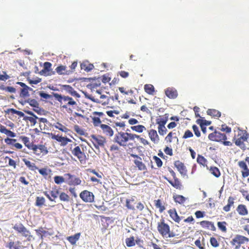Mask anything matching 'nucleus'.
Segmentation results:
<instances>
[{
  "label": "nucleus",
  "instance_id": "obj_1",
  "mask_svg": "<svg viewBox=\"0 0 249 249\" xmlns=\"http://www.w3.org/2000/svg\"><path fill=\"white\" fill-rule=\"evenodd\" d=\"M135 138H138V135L120 131L115 134L113 141L114 143H116L124 149L127 148L130 149L133 148L134 145L133 142H129V141L134 140Z\"/></svg>",
  "mask_w": 249,
  "mask_h": 249
},
{
  "label": "nucleus",
  "instance_id": "obj_2",
  "mask_svg": "<svg viewBox=\"0 0 249 249\" xmlns=\"http://www.w3.org/2000/svg\"><path fill=\"white\" fill-rule=\"evenodd\" d=\"M54 97L59 102L60 107L65 109L68 113H71L72 109L78 107L76 101L72 97L58 93L54 94Z\"/></svg>",
  "mask_w": 249,
  "mask_h": 249
},
{
  "label": "nucleus",
  "instance_id": "obj_3",
  "mask_svg": "<svg viewBox=\"0 0 249 249\" xmlns=\"http://www.w3.org/2000/svg\"><path fill=\"white\" fill-rule=\"evenodd\" d=\"M249 137V135L246 131L238 129L237 134L234 136L233 141L236 145L240 148H244L245 147L244 142L247 141Z\"/></svg>",
  "mask_w": 249,
  "mask_h": 249
},
{
  "label": "nucleus",
  "instance_id": "obj_4",
  "mask_svg": "<svg viewBox=\"0 0 249 249\" xmlns=\"http://www.w3.org/2000/svg\"><path fill=\"white\" fill-rule=\"evenodd\" d=\"M210 140L217 142H222L224 145L226 146H231L232 143L230 141H226L227 138L225 134L214 131V132L210 133L208 136Z\"/></svg>",
  "mask_w": 249,
  "mask_h": 249
},
{
  "label": "nucleus",
  "instance_id": "obj_5",
  "mask_svg": "<svg viewBox=\"0 0 249 249\" xmlns=\"http://www.w3.org/2000/svg\"><path fill=\"white\" fill-rule=\"evenodd\" d=\"M158 231L163 237L170 238L175 236V234L170 231V226L162 220L159 222L157 226Z\"/></svg>",
  "mask_w": 249,
  "mask_h": 249
},
{
  "label": "nucleus",
  "instance_id": "obj_6",
  "mask_svg": "<svg viewBox=\"0 0 249 249\" xmlns=\"http://www.w3.org/2000/svg\"><path fill=\"white\" fill-rule=\"evenodd\" d=\"M13 228L18 233L20 234L22 236L26 238L27 241H30L32 239H34L30 231L21 223L15 224Z\"/></svg>",
  "mask_w": 249,
  "mask_h": 249
},
{
  "label": "nucleus",
  "instance_id": "obj_7",
  "mask_svg": "<svg viewBox=\"0 0 249 249\" xmlns=\"http://www.w3.org/2000/svg\"><path fill=\"white\" fill-rule=\"evenodd\" d=\"M72 146L71 144L70 147L72 155L77 158L81 163H85L88 159L85 153L81 149L79 146H76L74 148Z\"/></svg>",
  "mask_w": 249,
  "mask_h": 249
},
{
  "label": "nucleus",
  "instance_id": "obj_8",
  "mask_svg": "<svg viewBox=\"0 0 249 249\" xmlns=\"http://www.w3.org/2000/svg\"><path fill=\"white\" fill-rule=\"evenodd\" d=\"M90 140L96 149H99L100 147H104L107 142L106 138L101 135H91Z\"/></svg>",
  "mask_w": 249,
  "mask_h": 249
},
{
  "label": "nucleus",
  "instance_id": "obj_9",
  "mask_svg": "<svg viewBox=\"0 0 249 249\" xmlns=\"http://www.w3.org/2000/svg\"><path fill=\"white\" fill-rule=\"evenodd\" d=\"M33 153L38 157H41L47 155L49 151L47 147L43 144H34L31 148Z\"/></svg>",
  "mask_w": 249,
  "mask_h": 249
},
{
  "label": "nucleus",
  "instance_id": "obj_10",
  "mask_svg": "<svg viewBox=\"0 0 249 249\" xmlns=\"http://www.w3.org/2000/svg\"><path fill=\"white\" fill-rule=\"evenodd\" d=\"M238 165L241 169L242 178H245L249 176V157H247L245 160L238 161Z\"/></svg>",
  "mask_w": 249,
  "mask_h": 249
},
{
  "label": "nucleus",
  "instance_id": "obj_11",
  "mask_svg": "<svg viewBox=\"0 0 249 249\" xmlns=\"http://www.w3.org/2000/svg\"><path fill=\"white\" fill-rule=\"evenodd\" d=\"M249 239L248 238L241 235H236L231 241V244L232 246L235 247L234 249H239L241 244L246 242H248Z\"/></svg>",
  "mask_w": 249,
  "mask_h": 249
},
{
  "label": "nucleus",
  "instance_id": "obj_12",
  "mask_svg": "<svg viewBox=\"0 0 249 249\" xmlns=\"http://www.w3.org/2000/svg\"><path fill=\"white\" fill-rule=\"evenodd\" d=\"M80 197L85 202L91 203L94 201V196L93 194L88 190L82 191L80 195Z\"/></svg>",
  "mask_w": 249,
  "mask_h": 249
},
{
  "label": "nucleus",
  "instance_id": "obj_13",
  "mask_svg": "<svg viewBox=\"0 0 249 249\" xmlns=\"http://www.w3.org/2000/svg\"><path fill=\"white\" fill-rule=\"evenodd\" d=\"M17 84L20 85L21 88L20 89L19 95L21 97L26 98L29 96V90H32V88L27 86L24 83L21 82H17Z\"/></svg>",
  "mask_w": 249,
  "mask_h": 249
},
{
  "label": "nucleus",
  "instance_id": "obj_14",
  "mask_svg": "<svg viewBox=\"0 0 249 249\" xmlns=\"http://www.w3.org/2000/svg\"><path fill=\"white\" fill-rule=\"evenodd\" d=\"M51 138L53 140H56L57 142H60V145L62 146H65L68 143V142H72L70 139L66 137H63L62 136H59V135H55L53 133H51Z\"/></svg>",
  "mask_w": 249,
  "mask_h": 249
},
{
  "label": "nucleus",
  "instance_id": "obj_15",
  "mask_svg": "<svg viewBox=\"0 0 249 249\" xmlns=\"http://www.w3.org/2000/svg\"><path fill=\"white\" fill-rule=\"evenodd\" d=\"M100 131L105 136L109 138L113 136L114 134V131L112 128L108 125L106 124H102L100 125Z\"/></svg>",
  "mask_w": 249,
  "mask_h": 249
},
{
  "label": "nucleus",
  "instance_id": "obj_16",
  "mask_svg": "<svg viewBox=\"0 0 249 249\" xmlns=\"http://www.w3.org/2000/svg\"><path fill=\"white\" fill-rule=\"evenodd\" d=\"M68 177V184L70 185L76 186L81 183V180L80 178L76 177L69 173L65 175Z\"/></svg>",
  "mask_w": 249,
  "mask_h": 249
},
{
  "label": "nucleus",
  "instance_id": "obj_17",
  "mask_svg": "<svg viewBox=\"0 0 249 249\" xmlns=\"http://www.w3.org/2000/svg\"><path fill=\"white\" fill-rule=\"evenodd\" d=\"M174 165L182 176H187V170L183 162L179 160H177L175 161Z\"/></svg>",
  "mask_w": 249,
  "mask_h": 249
},
{
  "label": "nucleus",
  "instance_id": "obj_18",
  "mask_svg": "<svg viewBox=\"0 0 249 249\" xmlns=\"http://www.w3.org/2000/svg\"><path fill=\"white\" fill-rule=\"evenodd\" d=\"M52 66V64L50 62H45L43 69L40 71V73L44 74L46 76L54 74L55 71H52L51 69Z\"/></svg>",
  "mask_w": 249,
  "mask_h": 249
},
{
  "label": "nucleus",
  "instance_id": "obj_19",
  "mask_svg": "<svg viewBox=\"0 0 249 249\" xmlns=\"http://www.w3.org/2000/svg\"><path fill=\"white\" fill-rule=\"evenodd\" d=\"M131 156L136 158L134 160V163L140 170H146V167L142 162V158L137 155L131 154Z\"/></svg>",
  "mask_w": 249,
  "mask_h": 249
},
{
  "label": "nucleus",
  "instance_id": "obj_20",
  "mask_svg": "<svg viewBox=\"0 0 249 249\" xmlns=\"http://www.w3.org/2000/svg\"><path fill=\"white\" fill-rule=\"evenodd\" d=\"M25 103L29 104L30 106L34 107L33 110L38 114H40L41 109L39 107L38 102L35 99L28 98L25 101Z\"/></svg>",
  "mask_w": 249,
  "mask_h": 249
},
{
  "label": "nucleus",
  "instance_id": "obj_21",
  "mask_svg": "<svg viewBox=\"0 0 249 249\" xmlns=\"http://www.w3.org/2000/svg\"><path fill=\"white\" fill-rule=\"evenodd\" d=\"M35 231L37 235L39 236L41 240L43 239L44 236L47 235L52 236L54 234L53 231L44 230V228L42 227H40L37 229H36Z\"/></svg>",
  "mask_w": 249,
  "mask_h": 249
},
{
  "label": "nucleus",
  "instance_id": "obj_22",
  "mask_svg": "<svg viewBox=\"0 0 249 249\" xmlns=\"http://www.w3.org/2000/svg\"><path fill=\"white\" fill-rule=\"evenodd\" d=\"M200 226L205 229H209L212 231H216V228L213 222L203 220L199 222Z\"/></svg>",
  "mask_w": 249,
  "mask_h": 249
},
{
  "label": "nucleus",
  "instance_id": "obj_23",
  "mask_svg": "<svg viewBox=\"0 0 249 249\" xmlns=\"http://www.w3.org/2000/svg\"><path fill=\"white\" fill-rule=\"evenodd\" d=\"M43 194L50 201H54V199L57 197L59 194V191L58 189L55 188L50 191V195L49 194L47 191L44 192Z\"/></svg>",
  "mask_w": 249,
  "mask_h": 249
},
{
  "label": "nucleus",
  "instance_id": "obj_24",
  "mask_svg": "<svg viewBox=\"0 0 249 249\" xmlns=\"http://www.w3.org/2000/svg\"><path fill=\"white\" fill-rule=\"evenodd\" d=\"M164 178L175 188L178 190H181L182 187L181 182L179 179L177 178H173L174 180H171L165 177Z\"/></svg>",
  "mask_w": 249,
  "mask_h": 249
},
{
  "label": "nucleus",
  "instance_id": "obj_25",
  "mask_svg": "<svg viewBox=\"0 0 249 249\" xmlns=\"http://www.w3.org/2000/svg\"><path fill=\"white\" fill-rule=\"evenodd\" d=\"M63 88L64 90L71 96L77 98L80 97V94L71 86L65 85L63 86Z\"/></svg>",
  "mask_w": 249,
  "mask_h": 249
},
{
  "label": "nucleus",
  "instance_id": "obj_26",
  "mask_svg": "<svg viewBox=\"0 0 249 249\" xmlns=\"http://www.w3.org/2000/svg\"><path fill=\"white\" fill-rule=\"evenodd\" d=\"M9 249H22L24 247L22 245V243L19 241L16 242L10 241L6 246Z\"/></svg>",
  "mask_w": 249,
  "mask_h": 249
},
{
  "label": "nucleus",
  "instance_id": "obj_27",
  "mask_svg": "<svg viewBox=\"0 0 249 249\" xmlns=\"http://www.w3.org/2000/svg\"><path fill=\"white\" fill-rule=\"evenodd\" d=\"M148 136L151 141L154 143H158L159 142L160 138L156 130L152 129L149 130Z\"/></svg>",
  "mask_w": 249,
  "mask_h": 249
},
{
  "label": "nucleus",
  "instance_id": "obj_28",
  "mask_svg": "<svg viewBox=\"0 0 249 249\" xmlns=\"http://www.w3.org/2000/svg\"><path fill=\"white\" fill-rule=\"evenodd\" d=\"M165 93L166 95L170 99H175L178 95L177 90L172 88H167L165 91Z\"/></svg>",
  "mask_w": 249,
  "mask_h": 249
},
{
  "label": "nucleus",
  "instance_id": "obj_29",
  "mask_svg": "<svg viewBox=\"0 0 249 249\" xmlns=\"http://www.w3.org/2000/svg\"><path fill=\"white\" fill-rule=\"evenodd\" d=\"M168 213L171 218L176 222L179 223L180 221V218L178 215L176 210L174 208L168 211Z\"/></svg>",
  "mask_w": 249,
  "mask_h": 249
},
{
  "label": "nucleus",
  "instance_id": "obj_30",
  "mask_svg": "<svg viewBox=\"0 0 249 249\" xmlns=\"http://www.w3.org/2000/svg\"><path fill=\"white\" fill-rule=\"evenodd\" d=\"M19 139L22 141L25 146H26L29 150H31L35 144L33 142H31L30 139L26 136H21L19 137Z\"/></svg>",
  "mask_w": 249,
  "mask_h": 249
},
{
  "label": "nucleus",
  "instance_id": "obj_31",
  "mask_svg": "<svg viewBox=\"0 0 249 249\" xmlns=\"http://www.w3.org/2000/svg\"><path fill=\"white\" fill-rule=\"evenodd\" d=\"M26 113L28 114L31 115V117H26L25 118V120L29 121L32 124L35 125L36 123V120H38V117H37L33 112L31 111H26Z\"/></svg>",
  "mask_w": 249,
  "mask_h": 249
},
{
  "label": "nucleus",
  "instance_id": "obj_32",
  "mask_svg": "<svg viewBox=\"0 0 249 249\" xmlns=\"http://www.w3.org/2000/svg\"><path fill=\"white\" fill-rule=\"evenodd\" d=\"M81 68L87 72L91 71L94 68V66L92 64L89 63V61H83L81 64Z\"/></svg>",
  "mask_w": 249,
  "mask_h": 249
},
{
  "label": "nucleus",
  "instance_id": "obj_33",
  "mask_svg": "<svg viewBox=\"0 0 249 249\" xmlns=\"http://www.w3.org/2000/svg\"><path fill=\"white\" fill-rule=\"evenodd\" d=\"M0 132L12 138L16 136V134L14 132L7 129L5 126L2 124H0Z\"/></svg>",
  "mask_w": 249,
  "mask_h": 249
},
{
  "label": "nucleus",
  "instance_id": "obj_34",
  "mask_svg": "<svg viewBox=\"0 0 249 249\" xmlns=\"http://www.w3.org/2000/svg\"><path fill=\"white\" fill-rule=\"evenodd\" d=\"M236 211L240 215H246L248 214V210L244 204H239L236 208Z\"/></svg>",
  "mask_w": 249,
  "mask_h": 249
},
{
  "label": "nucleus",
  "instance_id": "obj_35",
  "mask_svg": "<svg viewBox=\"0 0 249 249\" xmlns=\"http://www.w3.org/2000/svg\"><path fill=\"white\" fill-rule=\"evenodd\" d=\"M234 200L235 199L233 197L231 196L229 197L228 199V204L223 208V209L225 212H228L231 210V207L233 206L234 204Z\"/></svg>",
  "mask_w": 249,
  "mask_h": 249
},
{
  "label": "nucleus",
  "instance_id": "obj_36",
  "mask_svg": "<svg viewBox=\"0 0 249 249\" xmlns=\"http://www.w3.org/2000/svg\"><path fill=\"white\" fill-rule=\"evenodd\" d=\"M53 126H54L56 129H57L60 131L66 133L70 131L69 129H68L66 126L63 125L59 122H56L54 123L53 124Z\"/></svg>",
  "mask_w": 249,
  "mask_h": 249
},
{
  "label": "nucleus",
  "instance_id": "obj_37",
  "mask_svg": "<svg viewBox=\"0 0 249 249\" xmlns=\"http://www.w3.org/2000/svg\"><path fill=\"white\" fill-rule=\"evenodd\" d=\"M26 166L31 171H35L38 169V168L36 165L35 163L31 162L26 159H22Z\"/></svg>",
  "mask_w": 249,
  "mask_h": 249
},
{
  "label": "nucleus",
  "instance_id": "obj_38",
  "mask_svg": "<svg viewBox=\"0 0 249 249\" xmlns=\"http://www.w3.org/2000/svg\"><path fill=\"white\" fill-rule=\"evenodd\" d=\"M80 236V233H77L73 235L68 236L67 239L71 245H75L79 240Z\"/></svg>",
  "mask_w": 249,
  "mask_h": 249
},
{
  "label": "nucleus",
  "instance_id": "obj_39",
  "mask_svg": "<svg viewBox=\"0 0 249 249\" xmlns=\"http://www.w3.org/2000/svg\"><path fill=\"white\" fill-rule=\"evenodd\" d=\"M207 113L208 115L214 117L219 118L221 116V112L215 109H208Z\"/></svg>",
  "mask_w": 249,
  "mask_h": 249
},
{
  "label": "nucleus",
  "instance_id": "obj_40",
  "mask_svg": "<svg viewBox=\"0 0 249 249\" xmlns=\"http://www.w3.org/2000/svg\"><path fill=\"white\" fill-rule=\"evenodd\" d=\"M0 89L5 92L11 93H15L16 92V88L13 87L5 86L1 85L0 86Z\"/></svg>",
  "mask_w": 249,
  "mask_h": 249
},
{
  "label": "nucleus",
  "instance_id": "obj_41",
  "mask_svg": "<svg viewBox=\"0 0 249 249\" xmlns=\"http://www.w3.org/2000/svg\"><path fill=\"white\" fill-rule=\"evenodd\" d=\"M167 121V119L162 116H159L156 120L157 124L159 125L158 126H165Z\"/></svg>",
  "mask_w": 249,
  "mask_h": 249
},
{
  "label": "nucleus",
  "instance_id": "obj_42",
  "mask_svg": "<svg viewBox=\"0 0 249 249\" xmlns=\"http://www.w3.org/2000/svg\"><path fill=\"white\" fill-rule=\"evenodd\" d=\"M136 204L134 199L133 198L131 199H127L126 200V207L129 210H134V205Z\"/></svg>",
  "mask_w": 249,
  "mask_h": 249
},
{
  "label": "nucleus",
  "instance_id": "obj_43",
  "mask_svg": "<svg viewBox=\"0 0 249 249\" xmlns=\"http://www.w3.org/2000/svg\"><path fill=\"white\" fill-rule=\"evenodd\" d=\"M173 198L176 203H178L180 204H183L186 200V198L185 197L179 195L174 196Z\"/></svg>",
  "mask_w": 249,
  "mask_h": 249
},
{
  "label": "nucleus",
  "instance_id": "obj_44",
  "mask_svg": "<svg viewBox=\"0 0 249 249\" xmlns=\"http://www.w3.org/2000/svg\"><path fill=\"white\" fill-rule=\"evenodd\" d=\"M56 72L59 75H65L67 74L66 67L63 65L58 66L55 69Z\"/></svg>",
  "mask_w": 249,
  "mask_h": 249
},
{
  "label": "nucleus",
  "instance_id": "obj_45",
  "mask_svg": "<svg viewBox=\"0 0 249 249\" xmlns=\"http://www.w3.org/2000/svg\"><path fill=\"white\" fill-rule=\"evenodd\" d=\"M144 89L145 91L150 95H153L155 91L154 87L152 85L146 84L144 85Z\"/></svg>",
  "mask_w": 249,
  "mask_h": 249
},
{
  "label": "nucleus",
  "instance_id": "obj_46",
  "mask_svg": "<svg viewBox=\"0 0 249 249\" xmlns=\"http://www.w3.org/2000/svg\"><path fill=\"white\" fill-rule=\"evenodd\" d=\"M6 112L7 113H11L12 114H17L20 117H23L24 116V114L23 112L17 110L14 108H9L6 111Z\"/></svg>",
  "mask_w": 249,
  "mask_h": 249
},
{
  "label": "nucleus",
  "instance_id": "obj_47",
  "mask_svg": "<svg viewBox=\"0 0 249 249\" xmlns=\"http://www.w3.org/2000/svg\"><path fill=\"white\" fill-rule=\"evenodd\" d=\"M154 203H155V205L156 207V208L159 209V211L160 213H162L163 211L165 210V207L162 204L161 201L160 199H157V200H154Z\"/></svg>",
  "mask_w": 249,
  "mask_h": 249
},
{
  "label": "nucleus",
  "instance_id": "obj_48",
  "mask_svg": "<svg viewBox=\"0 0 249 249\" xmlns=\"http://www.w3.org/2000/svg\"><path fill=\"white\" fill-rule=\"evenodd\" d=\"M38 121L39 122V126L41 130H45L46 126V124H48V121L45 118H38Z\"/></svg>",
  "mask_w": 249,
  "mask_h": 249
},
{
  "label": "nucleus",
  "instance_id": "obj_49",
  "mask_svg": "<svg viewBox=\"0 0 249 249\" xmlns=\"http://www.w3.org/2000/svg\"><path fill=\"white\" fill-rule=\"evenodd\" d=\"M131 129L132 130L135 131L137 132H139V133H142L144 130H146V128L145 127V126L144 125H141V124L138 125L132 126L131 127Z\"/></svg>",
  "mask_w": 249,
  "mask_h": 249
},
{
  "label": "nucleus",
  "instance_id": "obj_50",
  "mask_svg": "<svg viewBox=\"0 0 249 249\" xmlns=\"http://www.w3.org/2000/svg\"><path fill=\"white\" fill-rule=\"evenodd\" d=\"M210 171L211 173L216 178H218L221 175L219 169L216 167H211Z\"/></svg>",
  "mask_w": 249,
  "mask_h": 249
},
{
  "label": "nucleus",
  "instance_id": "obj_51",
  "mask_svg": "<svg viewBox=\"0 0 249 249\" xmlns=\"http://www.w3.org/2000/svg\"><path fill=\"white\" fill-rule=\"evenodd\" d=\"M227 224L225 221L222 222H217V226L218 228L224 232H227Z\"/></svg>",
  "mask_w": 249,
  "mask_h": 249
},
{
  "label": "nucleus",
  "instance_id": "obj_52",
  "mask_svg": "<svg viewBox=\"0 0 249 249\" xmlns=\"http://www.w3.org/2000/svg\"><path fill=\"white\" fill-rule=\"evenodd\" d=\"M45 202V199L43 197L37 196L36 197V205L38 207L42 206Z\"/></svg>",
  "mask_w": 249,
  "mask_h": 249
},
{
  "label": "nucleus",
  "instance_id": "obj_53",
  "mask_svg": "<svg viewBox=\"0 0 249 249\" xmlns=\"http://www.w3.org/2000/svg\"><path fill=\"white\" fill-rule=\"evenodd\" d=\"M125 243L128 247H132L135 245V241L133 236L127 238L125 239Z\"/></svg>",
  "mask_w": 249,
  "mask_h": 249
},
{
  "label": "nucleus",
  "instance_id": "obj_54",
  "mask_svg": "<svg viewBox=\"0 0 249 249\" xmlns=\"http://www.w3.org/2000/svg\"><path fill=\"white\" fill-rule=\"evenodd\" d=\"M59 199L62 201L69 202L70 201V197L66 193L62 192L59 195Z\"/></svg>",
  "mask_w": 249,
  "mask_h": 249
},
{
  "label": "nucleus",
  "instance_id": "obj_55",
  "mask_svg": "<svg viewBox=\"0 0 249 249\" xmlns=\"http://www.w3.org/2000/svg\"><path fill=\"white\" fill-rule=\"evenodd\" d=\"M197 162L201 165L205 166L206 165L207 160L202 155H198Z\"/></svg>",
  "mask_w": 249,
  "mask_h": 249
},
{
  "label": "nucleus",
  "instance_id": "obj_56",
  "mask_svg": "<svg viewBox=\"0 0 249 249\" xmlns=\"http://www.w3.org/2000/svg\"><path fill=\"white\" fill-rule=\"evenodd\" d=\"M92 123L94 126H100L101 124V121L99 117L93 116L91 117Z\"/></svg>",
  "mask_w": 249,
  "mask_h": 249
},
{
  "label": "nucleus",
  "instance_id": "obj_57",
  "mask_svg": "<svg viewBox=\"0 0 249 249\" xmlns=\"http://www.w3.org/2000/svg\"><path fill=\"white\" fill-rule=\"evenodd\" d=\"M210 242L211 245L214 248H217L219 246V244L216 238L212 237L210 238Z\"/></svg>",
  "mask_w": 249,
  "mask_h": 249
},
{
  "label": "nucleus",
  "instance_id": "obj_58",
  "mask_svg": "<svg viewBox=\"0 0 249 249\" xmlns=\"http://www.w3.org/2000/svg\"><path fill=\"white\" fill-rule=\"evenodd\" d=\"M74 130L77 134L81 136L84 135L85 134L84 130L77 124L74 126Z\"/></svg>",
  "mask_w": 249,
  "mask_h": 249
},
{
  "label": "nucleus",
  "instance_id": "obj_59",
  "mask_svg": "<svg viewBox=\"0 0 249 249\" xmlns=\"http://www.w3.org/2000/svg\"><path fill=\"white\" fill-rule=\"evenodd\" d=\"M54 181L56 184H59L64 182L65 179L62 176H55L54 177Z\"/></svg>",
  "mask_w": 249,
  "mask_h": 249
},
{
  "label": "nucleus",
  "instance_id": "obj_60",
  "mask_svg": "<svg viewBox=\"0 0 249 249\" xmlns=\"http://www.w3.org/2000/svg\"><path fill=\"white\" fill-rule=\"evenodd\" d=\"M219 129L223 132H225L226 133H230L231 131V129L230 127L227 126L226 124H222L219 128Z\"/></svg>",
  "mask_w": 249,
  "mask_h": 249
},
{
  "label": "nucleus",
  "instance_id": "obj_61",
  "mask_svg": "<svg viewBox=\"0 0 249 249\" xmlns=\"http://www.w3.org/2000/svg\"><path fill=\"white\" fill-rule=\"evenodd\" d=\"M196 123L198 124H199L200 125H203V126H204L205 125H206V126L209 125L211 124V122H210V121H207L205 120H201V119L197 120Z\"/></svg>",
  "mask_w": 249,
  "mask_h": 249
},
{
  "label": "nucleus",
  "instance_id": "obj_62",
  "mask_svg": "<svg viewBox=\"0 0 249 249\" xmlns=\"http://www.w3.org/2000/svg\"><path fill=\"white\" fill-rule=\"evenodd\" d=\"M153 158L158 167H160L162 166V161L160 158L156 156H154Z\"/></svg>",
  "mask_w": 249,
  "mask_h": 249
},
{
  "label": "nucleus",
  "instance_id": "obj_63",
  "mask_svg": "<svg viewBox=\"0 0 249 249\" xmlns=\"http://www.w3.org/2000/svg\"><path fill=\"white\" fill-rule=\"evenodd\" d=\"M167 131V130L165 127V126H158V131L160 135L163 136L164 135H165Z\"/></svg>",
  "mask_w": 249,
  "mask_h": 249
},
{
  "label": "nucleus",
  "instance_id": "obj_64",
  "mask_svg": "<svg viewBox=\"0 0 249 249\" xmlns=\"http://www.w3.org/2000/svg\"><path fill=\"white\" fill-rule=\"evenodd\" d=\"M192 128H193V130L196 136L197 137H199L201 135V134H200V132L199 130V128L197 127V126L196 125V124H194L192 126Z\"/></svg>",
  "mask_w": 249,
  "mask_h": 249
}]
</instances>
